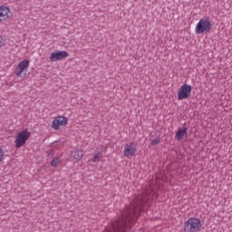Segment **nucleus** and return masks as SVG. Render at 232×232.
<instances>
[{"label":"nucleus","instance_id":"14","mask_svg":"<svg viewBox=\"0 0 232 232\" xmlns=\"http://www.w3.org/2000/svg\"><path fill=\"white\" fill-rule=\"evenodd\" d=\"M3 160H5V150L0 147V162H3Z\"/></svg>","mask_w":232,"mask_h":232},{"label":"nucleus","instance_id":"12","mask_svg":"<svg viewBox=\"0 0 232 232\" xmlns=\"http://www.w3.org/2000/svg\"><path fill=\"white\" fill-rule=\"evenodd\" d=\"M61 157H55L52 161H51V166L53 168H55L61 164Z\"/></svg>","mask_w":232,"mask_h":232},{"label":"nucleus","instance_id":"9","mask_svg":"<svg viewBox=\"0 0 232 232\" xmlns=\"http://www.w3.org/2000/svg\"><path fill=\"white\" fill-rule=\"evenodd\" d=\"M68 57V52L66 51H56L51 53L49 57L50 63H57V61H63Z\"/></svg>","mask_w":232,"mask_h":232},{"label":"nucleus","instance_id":"1","mask_svg":"<svg viewBox=\"0 0 232 232\" xmlns=\"http://www.w3.org/2000/svg\"><path fill=\"white\" fill-rule=\"evenodd\" d=\"M202 231V221L198 218H190L184 222L183 232Z\"/></svg>","mask_w":232,"mask_h":232},{"label":"nucleus","instance_id":"15","mask_svg":"<svg viewBox=\"0 0 232 232\" xmlns=\"http://www.w3.org/2000/svg\"><path fill=\"white\" fill-rule=\"evenodd\" d=\"M160 139H155V140H151L150 144L152 146H157V144H160Z\"/></svg>","mask_w":232,"mask_h":232},{"label":"nucleus","instance_id":"13","mask_svg":"<svg viewBox=\"0 0 232 232\" xmlns=\"http://www.w3.org/2000/svg\"><path fill=\"white\" fill-rule=\"evenodd\" d=\"M101 159H102V152H97L92 159V162H99Z\"/></svg>","mask_w":232,"mask_h":232},{"label":"nucleus","instance_id":"2","mask_svg":"<svg viewBox=\"0 0 232 232\" xmlns=\"http://www.w3.org/2000/svg\"><path fill=\"white\" fill-rule=\"evenodd\" d=\"M32 137V132H30L28 130H22L16 133L14 136V147L16 150H19V148H23L28 140H30V138Z\"/></svg>","mask_w":232,"mask_h":232},{"label":"nucleus","instance_id":"5","mask_svg":"<svg viewBox=\"0 0 232 232\" xmlns=\"http://www.w3.org/2000/svg\"><path fill=\"white\" fill-rule=\"evenodd\" d=\"M68 125V118L65 116L58 115L54 117L52 121V128L53 130H59L61 128H64Z\"/></svg>","mask_w":232,"mask_h":232},{"label":"nucleus","instance_id":"6","mask_svg":"<svg viewBox=\"0 0 232 232\" xmlns=\"http://www.w3.org/2000/svg\"><path fill=\"white\" fill-rule=\"evenodd\" d=\"M12 18V9L7 5H0V24L7 23Z\"/></svg>","mask_w":232,"mask_h":232},{"label":"nucleus","instance_id":"8","mask_svg":"<svg viewBox=\"0 0 232 232\" xmlns=\"http://www.w3.org/2000/svg\"><path fill=\"white\" fill-rule=\"evenodd\" d=\"M137 153V145L133 142L127 143L124 147L123 155L127 159H131Z\"/></svg>","mask_w":232,"mask_h":232},{"label":"nucleus","instance_id":"16","mask_svg":"<svg viewBox=\"0 0 232 232\" xmlns=\"http://www.w3.org/2000/svg\"><path fill=\"white\" fill-rule=\"evenodd\" d=\"M156 184H159V181L156 180Z\"/></svg>","mask_w":232,"mask_h":232},{"label":"nucleus","instance_id":"11","mask_svg":"<svg viewBox=\"0 0 232 232\" xmlns=\"http://www.w3.org/2000/svg\"><path fill=\"white\" fill-rule=\"evenodd\" d=\"M185 137H188V128L184 127L179 129L175 135L176 140H182V139H184Z\"/></svg>","mask_w":232,"mask_h":232},{"label":"nucleus","instance_id":"10","mask_svg":"<svg viewBox=\"0 0 232 232\" xmlns=\"http://www.w3.org/2000/svg\"><path fill=\"white\" fill-rule=\"evenodd\" d=\"M71 157L73 159L74 162H79L82 157H84V153L82 152V150L75 149L71 152Z\"/></svg>","mask_w":232,"mask_h":232},{"label":"nucleus","instance_id":"3","mask_svg":"<svg viewBox=\"0 0 232 232\" xmlns=\"http://www.w3.org/2000/svg\"><path fill=\"white\" fill-rule=\"evenodd\" d=\"M28 68H30V60H22L14 68V74L16 77H23V75H26V73H28Z\"/></svg>","mask_w":232,"mask_h":232},{"label":"nucleus","instance_id":"7","mask_svg":"<svg viewBox=\"0 0 232 232\" xmlns=\"http://www.w3.org/2000/svg\"><path fill=\"white\" fill-rule=\"evenodd\" d=\"M191 90H193L191 85H188V83H184L178 92L179 101H184V99H188V97L191 95Z\"/></svg>","mask_w":232,"mask_h":232},{"label":"nucleus","instance_id":"4","mask_svg":"<svg viewBox=\"0 0 232 232\" xmlns=\"http://www.w3.org/2000/svg\"><path fill=\"white\" fill-rule=\"evenodd\" d=\"M211 26V22L208 19H200L196 25L195 33L200 34L210 32Z\"/></svg>","mask_w":232,"mask_h":232}]
</instances>
